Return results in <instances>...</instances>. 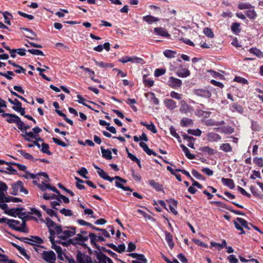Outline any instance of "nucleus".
Wrapping results in <instances>:
<instances>
[{"mask_svg":"<svg viewBox=\"0 0 263 263\" xmlns=\"http://www.w3.org/2000/svg\"><path fill=\"white\" fill-rule=\"evenodd\" d=\"M76 237L69 239L67 242L68 244L72 245L77 248H79L80 247L86 248L87 245L85 243V242L88 241L87 235H82L81 234H76Z\"/></svg>","mask_w":263,"mask_h":263,"instance_id":"nucleus-1","label":"nucleus"},{"mask_svg":"<svg viewBox=\"0 0 263 263\" xmlns=\"http://www.w3.org/2000/svg\"><path fill=\"white\" fill-rule=\"evenodd\" d=\"M12 191L10 193L11 195L16 196L18 195V191L23 193L25 195L28 194V190L24 187V183L21 180H18L16 182L13 183L11 185Z\"/></svg>","mask_w":263,"mask_h":263,"instance_id":"nucleus-2","label":"nucleus"},{"mask_svg":"<svg viewBox=\"0 0 263 263\" xmlns=\"http://www.w3.org/2000/svg\"><path fill=\"white\" fill-rule=\"evenodd\" d=\"M78 223L82 226H88L90 227L92 229L97 231H102V234L107 238H109L110 237L109 233L105 230L103 229L99 228L93 226L91 223L86 222L83 219H78Z\"/></svg>","mask_w":263,"mask_h":263,"instance_id":"nucleus-3","label":"nucleus"},{"mask_svg":"<svg viewBox=\"0 0 263 263\" xmlns=\"http://www.w3.org/2000/svg\"><path fill=\"white\" fill-rule=\"evenodd\" d=\"M3 118H6V121L9 123H15L16 125L20 122L21 118L15 114L4 113L1 115Z\"/></svg>","mask_w":263,"mask_h":263,"instance_id":"nucleus-4","label":"nucleus"},{"mask_svg":"<svg viewBox=\"0 0 263 263\" xmlns=\"http://www.w3.org/2000/svg\"><path fill=\"white\" fill-rule=\"evenodd\" d=\"M76 258L78 263H92L91 257L80 251L77 252Z\"/></svg>","mask_w":263,"mask_h":263,"instance_id":"nucleus-5","label":"nucleus"},{"mask_svg":"<svg viewBox=\"0 0 263 263\" xmlns=\"http://www.w3.org/2000/svg\"><path fill=\"white\" fill-rule=\"evenodd\" d=\"M68 230H63L62 234L60 236V238L65 240L68 237H72L76 234V227H69Z\"/></svg>","mask_w":263,"mask_h":263,"instance_id":"nucleus-6","label":"nucleus"},{"mask_svg":"<svg viewBox=\"0 0 263 263\" xmlns=\"http://www.w3.org/2000/svg\"><path fill=\"white\" fill-rule=\"evenodd\" d=\"M120 62L122 63H126L128 62H131L134 63H139L141 64L142 63L143 61V59L140 58H138L136 56L133 57H128V56H124L122 57L119 60Z\"/></svg>","mask_w":263,"mask_h":263,"instance_id":"nucleus-7","label":"nucleus"},{"mask_svg":"<svg viewBox=\"0 0 263 263\" xmlns=\"http://www.w3.org/2000/svg\"><path fill=\"white\" fill-rule=\"evenodd\" d=\"M43 258L47 262L53 263L55 260V254L52 251H44Z\"/></svg>","mask_w":263,"mask_h":263,"instance_id":"nucleus-8","label":"nucleus"},{"mask_svg":"<svg viewBox=\"0 0 263 263\" xmlns=\"http://www.w3.org/2000/svg\"><path fill=\"white\" fill-rule=\"evenodd\" d=\"M168 85L172 88H177L182 85V81L174 77H170L168 80Z\"/></svg>","mask_w":263,"mask_h":263,"instance_id":"nucleus-9","label":"nucleus"},{"mask_svg":"<svg viewBox=\"0 0 263 263\" xmlns=\"http://www.w3.org/2000/svg\"><path fill=\"white\" fill-rule=\"evenodd\" d=\"M194 93L196 96L204 98H210L212 96V93L210 90L204 89H197L194 91Z\"/></svg>","mask_w":263,"mask_h":263,"instance_id":"nucleus-10","label":"nucleus"},{"mask_svg":"<svg viewBox=\"0 0 263 263\" xmlns=\"http://www.w3.org/2000/svg\"><path fill=\"white\" fill-rule=\"evenodd\" d=\"M106 246L119 253L124 252L125 250V246L124 243L120 244L118 247L112 243H106Z\"/></svg>","mask_w":263,"mask_h":263,"instance_id":"nucleus-11","label":"nucleus"},{"mask_svg":"<svg viewBox=\"0 0 263 263\" xmlns=\"http://www.w3.org/2000/svg\"><path fill=\"white\" fill-rule=\"evenodd\" d=\"M154 32L158 35L170 38L171 35L168 33L167 30L162 27H157L154 28Z\"/></svg>","mask_w":263,"mask_h":263,"instance_id":"nucleus-12","label":"nucleus"},{"mask_svg":"<svg viewBox=\"0 0 263 263\" xmlns=\"http://www.w3.org/2000/svg\"><path fill=\"white\" fill-rule=\"evenodd\" d=\"M164 104L170 110H173L177 107L176 102L170 99H165L164 101Z\"/></svg>","mask_w":263,"mask_h":263,"instance_id":"nucleus-13","label":"nucleus"},{"mask_svg":"<svg viewBox=\"0 0 263 263\" xmlns=\"http://www.w3.org/2000/svg\"><path fill=\"white\" fill-rule=\"evenodd\" d=\"M25 209L23 208H13L6 211L5 213L12 217H15L17 216L18 217H20L18 215V212L23 211Z\"/></svg>","mask_w":263,"mask_h":263,"instance_id":"nucleus-14","label":"nucleus"},{"mask_svg":"<svg viewBox=\"0 0 263 263\" xmlns=\"http://www.w3.org/2000/svg\"><path fill=\"white\" fill-rule=\"evenodd\" d=\"M45 220L46 222V223L47 227L49 230V234L51 235H54L55 231L54 230H53V228L54 227L56 223L48 217L46 218Z\"/></svg>","mask_w":263,"mask_h":263,"instance_id":"nucleus-15","label":"nucleus"},{"mask_svg":"<svg viewBox=\"0 0 263 263\" xmlns=\"http://www.w3.org/2000/svg\"><path fill=\"white\" fill-rule=\"evenodd\" d=\"M139 145L142 148L143 150L148 155H153L154 156H157V154L156 153H155L154 151H153L152 149H151L149 148L147 145L143 142H140L139 143Z\"/></svg>","mask_w":263,"mask_h":263,"instance_id":"nucleus-16","label":"nucleus"},{"mask_svg":"<svg viewBox=\"0 0 263 263\" xmlns=\"http://www.w3.org/2000/svg\"><path fill=\"white\" fill-rule=\"evenodd\" d=\"M167 201L169 203V208L171 211L175 215L178 214V212L176 210L177 206V201L173 199H170Z\"/></svg>","mask_w":263,"mask_h":263,"instance_id":"nucleus-17","label":"nucleus"},{"mask_svg":"<svg viewBox=\"0 0 263 263\" xmlns=\"http://www.w3.org/2000/svg\"><path fill=\"white\" fill-rule=\"evenodd\" d=\"M22 221H23L22 223L21 224L20 227H17L15 226H12V225L10 226V228L13 230H16L18 232H25V233L27 232V231L25 229V227L26 226V221H27V220L23 219V220H22Z\"/></svg>","mask_w":263,"mask_h":263,"instance_id":"nucleus-18","label":"nucleus"},{"mask_svg":"<svg viewBox=\"0 0 263 263\" xmlns=\"http://www.w3.org/2000/svg\"><path fill=\"white\" fill-rule=\"evenodd\" d=\"M96 256L99 260L98 263H107L108 257L101 252L95 251Z\"/></svg>","mask_w":263,"mask_h":263,"instance_id":"nucleus-19","label":"nucleus"},{"mask_svg":"<svg viewBox=\"0 0 263 263\" xmlns=\"http://www.w3.org/2000/svg\"><path fill=\"white\" fill-rule=\"evenodd\" d=\"M176 74L181 78H186L190 75V71L187 69L180 68L177 70Z\"/></svg>","mask_w":263,"mask_h":263,"instance_id":"nucleus-20","label":"nucleus"},{"mask_svg":"<svg viewBox=\"0 0 263 263\" xmlns=\"http://www.w3.org/2000/svg\"><path fill=\"white\" fill-rule=\"evenodd\" d=\"M221 182L223 185L228 186L230 189H233L235 187L234 181L232 179L222 178Z\"/></svg>","mask_w":263,"mask_h":263,"instance_id":"nucleus-21","label":"nucleus"},{"mask_svg":"<svg viewBox=\"0 0 263 263\" xmlns=\"http://www.w3.org/2000/svg\"><path fill=\"white\" fill-rule=\"evenodd\" d=\"M208 140L210 142L217 141L221 139V136L216 133H210L206 135Z\"/></svg>","mask_w":263,"mask_h":263,"instance_id":"nucleus-22","label":"nucleus"},{"mask_svg":"<svg viewBox=\"0 0 263 263\" xmlns=\"http://www.w3.org/2000/svg\"><path fill=\"white\" fill-rule=\"evenodd\" d=\"M165 236V240L167 241L170 248L172 249L174 247V243L173 240V235L168 232L165 231L164 232Z\"/></svg>","mask_w":263,"mask_h":263,"instance_id":"nucleus-23","label":"nucleus"},{"mask_svg":"<svg viewBox=\"0 0 263 263\" xmlns=\"http://www.w3.org/2000/svg\"><path fill=\"white\" fill-rule=\"evenodd\" d=\"M11 244L15 248H16L20 252L21 255L24 256L27 259L29 260L30 259V257L29 255L27 254L25 249L14 243L12 242L11 243Z\"/></svg>","mask_w":263,"mask_h":263,"instance_id":"nucleus-24","label":"nucleus"},{"mask_svg":"<svg viewBox=\"0 0 263 263\" xmlns=\"http://www.w3.org/2000/svg\"><path fill=\"white\" fill-rule=\"evenodd\" d=\"M102 157L107 160H111L112 158L111 152L109 149H105L103 146L101 147Z\"/></svg>","mask_w":263,"mask_h":263,"instance_id":"nucleus-25","label":"nucleus"},{"mask_svg":"<svg viewBox=\"0 0 263 263\" xmlns=\"http://www.w3.org/2000/svg\"><path fill=\"white\" fill-rule=\"evenodd\" d=\"M140 124L146 127L148 130L151 131L154 134H156L157 132L156 126L153 122H151V124H148L146 122L141 121Z\"/></svg>","mask_w":263,"mask_h":263,"instance_id":"nucleus-26","label":"nucleus"},{"mask_svg":"<svg viewBox=\"0 0 263 263\" xmlns=\"http://www.w3.org/2000/svg\"><path fill=\"white\" fill-rule=\"evenodd\" d=\"M21 136L24 138L25 140L28 142L32 141L30 138L34 139L36 137V135L34 134L33 132H27L26 131V133L24 134H22Z\"/></svg>","mask_w":263,"mask_h":263,"instance_id":"nucleus-27","label":"nucleus"},{"mask_svg":"<svg viewBox=\"0 0 263 263\" xmlns=\"http://www.w3.org/2000/svg\"><path fill=\"white\" fill-rule=\"evenodd\" d=\"M149 184L157 191H163V185L156 182L154 180H148Z\"/></svg>","mask_w":263,"mask_h":263,"instance_id":"nucleus-28","label":"nucleus"},{"mask_svg":"<svg viewBox=\"0 0 263 263\" xmlns=\"http://www.w3.org/2000/svg\"><path fill=\"white\" fill-rule=\"evenodd\" d=\"M8 101L12 105H14L12 107V108L14 110H17L20 107L22 106V103L17 99L12 100L10 98H8Z\"/></svg>","mask_w":263,"mask_h":263,"instance_id":"nucleus-29","label":"nucleus"},{"mask_svg":"<svg viewBox=\"0 0 263 263\" xmlns=\"http://www.w3.org/2000/svg\"><path fill=\"white\" fill-rule=\"evenodd\" d=\"M8 63L11 65H12L14 67L17 68V69L14 70V72L17 73H20L21 72L25 73L26 71V70L21 66L16 64L15 63L13 62L11 60L8 61Z\"/></svg>","mask_w":263,"mask_h":263,"instance_id":"nucleus-30","label":"nucleus"},{"mask_svg":"<svg viewBox=\"0 0 263 263\" xmlns=\"http://www.w3.org/2000/svg\"><path fill=\"white\" fill-rule=\"evenodd\" d=\"M180 147L184 152L185 156L189 159H194L195 158L194 155L191 154L187 147L183 144L180 145Z\"/></svg>","mask_w":263,"mask_h":263,"instance_id":"nucleus-31","label":"nucleus"},{"mask_svg":"<svg viewBox=\"0 0 263 263\" xmlns=\"http://www.w3.org/2000/svg\"><path fill=\"white\" fill-rule=\"evenodd\" d=\"M247 16L251 20H254L257 17V14L253 8L248 9L245 11Z\"/></svg>","mask_w":263,"mask_h":263,"instance_id":"nucleus-32","label":"nucleus"},{"mask_svg":"<svg viewBox=\"0 0 263 263\" xmlns=\"http://www.w3.org/2000/svg\"><path fill=\"white\" fill-rule=\"evenodd\" d=\"M199 150L205 154L210 155H213L215 153V151L214 149L208 146L201 147H200Z\"/></svg>","mask_w":263,"mask_h":263,"instance_id":"nucleus-33","label":"nucleus"},{"mask_svg":"<svg viewBox=\"0 0 263 263\" xmlns=\"http://www.w3.org/2000/svg\"><path fill=\"white\" fill-rule=\"evenodd\" d=\"M143 20L145 21L147 23L151 24L153 23L159 21V19L157 17L153 16L152 15H148L143 16Z\"/></svg>","mask_w":263,"mask_h":263,"instance_id":"nucleus-34","label":"nucleus"},{"mask_svg":"<svg viewBox=\"0 0 263 263\" xmlns=\"http://www.w3.org/2000/svg\"><path fill=\"white\" fill-rule=\"evenodd\" d=\"M147 76L146 74L143 75V83L145 86H147L148 87H151L154 85V81L153 79L147 78Z\"/></svg>","mask_w":263,"mask_h":263,"instance_id":"nucleus-35","label":"nucleus"},{"mask_svg":"<svg viewBox=\"0 0 263 263\" xmlns=\"http://www.w3.org/2000/svg\"><path fill=\"white\" fill-rule=\"evenodd\" d=\"M179 110L181 113H186L189 110V105L185 101H181Z\"/></svg>","mask_w":263,"mask_h":263,"instance_id":"nucleus-36","label":"nucleus"},{"mask_svg":"<svg viewBox=\"0 0 263 263\" xmlns=\"http://www.w3.org/2000/svg\"><path fill=\"white\" fill-rule=\"evenodd\" d=\"M193 124V121L192 119L183 118L180 121V125L182 127H187Z\"/></svg>","mask_w":263,"mask_h":263,"instance_id":"nucleus-37","label":"nucleus"},{"mask_svg":"<svg viewBox=\"0 0 263 263\" xmlns=\"http://www.w3.org/2000/svg\"><path fill=\"white\" fill-rule=\"evenodd\" d=\"M219 148L225 153L231 152L232 151V147L228 143L221 144L220 145Z\"/></svg>","mask_w":263,"mask_h":263,"instance_id":"nucleus-38","label":"nucleus"},{"mask_svg":"<svg viewBox=\"0 0 263 263\" xmlns=\"http://www.w3.org/2000/svg\"><path fill=\"white\" fill-rule=\"evenodd\" d=\"M55 112L58 114V115L59 116L63 117L64 118V120L67 123H68V124H69L71 125H73V121L71 120H70V119L68 118L67 117L66 115L64 113H63L62 111L58 110V109H55Z\"/></svg>","mask_w":263,"mask_h":263,"instance_id":"nucleus-39","label":"nucleus"},{"mask_svg":"<svg viewBox=\"0 0 263 263\" xmlns=\"http://www.w3.org/2000/svg\"><path fill=\"white\" fill-rule=\"evenodd\" d=\"M231 30L233 33L238 34L240 32V24L239 23H234L231 26Z\"/></svg>","mask_w":263,"mask_h":263,"instance_id":"nucleus-40","label":"nucleus"},{"mask_svg":"<svg viewBox=\"0 0 263 263\" xmlns=\"http://www.w3.org/2000/svg\"><path fill=\"white\" fill-rule=\"evenodd\" d=\"M237 8L239 10L249 9L254 7L249 3H240L237 5Z\"/></svg>","mask_w":263,"mask_h":263,"instance_id":"nucleus-41","label":"nucleus"},{"mask_svg":"<svg viewBox=\"0 0 263 263\" xmlns=\"http://www.w3.org/2000/svg\"><path fill=\"white\" fill-rule=\"evenodd\" d=\"M251 53H252L257 57L261 58L263 57V53L256 48H251L249 50Z\"/></svg>","mask_w":263,"mask_h":263,"instance_id":"nucleus-42","label":"nucleus"},{"mask_svg":"<svg viewBox=\"0 0 263 263\" xmlns=\"http://www.w3.org/2000/svg\"><path fill=\"white\" fill-rule=\"evenodd\" d=\"M17 152L19 153L26 159L34 160L33 156L31 154L26 153L25 151L23 149L18 150Z\"/></svg>","mask_w":263,"mask_h":263,"instance_id":"nucleus-43","label":"nucleus"},{"mask_svg":"<svg viewBox=\"0 0 263 263\" xmlns=\"http://www.w3.org/2000/svg\"><path fill=\"white\" fill-rule=\"evenodd\" d=\"M17 128L23 133H26L27 129L30 128V126L25 124L24 122L21 120L20 122L18 124Z\"/></svg>","mask_w":263,"mask_h":263,"instance_id":"nucleus-44","label":"nucleus"},{"mask_svg":"<svg viewBox=\"0 0 263 263\" xmlns=\"http://www.w3.org/2000/svg\"><path fill=\"white\" fill-rule=\"evenodd\" d=\"M3 15L5 19V23L9 25H11L10 19H12V15L7 11L4 12Z\"/></svg>","mask_w":263,"mask_h":263,"instance_id":"nucleus-45","label":"nucleus"},{"mask_svg":"<svg viewBox=\"0 0 263 263\" xmlns=\"http://www.w3.org/2000/svg\"><path fill=\"white\" fill-rule=\"evenodd\" d=\"M211 203L213 204H215L218 207L226 209L229 211H230L231 208L228 206L226 204L220 202V201H211Z\"/></svg>","mask_w":263,"mask_h":263,"instance_id":"nucleus-46","label":"nucleus"},{"mask_svg":"<svg viewBox=\"0 0 263 263\" xmlns=\"http://www.w3.org/2000/svg\"><path fill=\"white\" fill-rule=\"evenodd\" d=\"M49 145L46 143H43L42 144V148L41 151L44 154H46L48 155H52V153L49 151Z\"/></svg>","mask_w":263,"mask_h":263,"instance_id":"nucleus-47","label":"nucleus"},{"mask_svg":"<svg viewBox=\"0 0 263 263\" xmlns=\"http://www.w3.org/2000/svg\"><path fill=\"white\" fill-rule=\"evenodd\" d=\"M176 52L172 50H165L163 51V54L167 58H172L175 57Z\"/></svg>","mask_w":263,"mask_h":263,"instance_id":"nucleus-48","label":"nucleus"},{"mask_svg":"<svg viewBox=\"0 0 263 263\" xmlns=\"http://www.w3.org/2000/svg\"><path fill=\"white\" fill-rule=\"evenodd\" d=\"M236 220L239 223H240V224H241V226L242 227H244L245 228H246L248 230H250V228L249 227V226H248L249 223H248V221H246V220H245L244 219L239 218V217H237L236 219Z\"/></svg>","mask_w":263,"mask_h":263,"instance_id":"nucleus-49","label":"nucleus"},{"mask_svg":"<svg viewBox=\"0 0 263 263\" xmlns=\"http://www.w3.org/2000/svg\"><path fill=\"white\" fill-rule=\"evenodd\" d=\"M22 199L20 198L13 197L12 196H8L5 198L4 201L5 202H22Z\"/></svg>","mask_w":263,"mask_h":263,"instance_id":"nucleus-50","label":"nucleus"},{"mask_svg":"<svg viewBox=\"0 0 263 263\" xmlns=\"http://www.w3.org/2000/svg\"><path fill=\"white\" fill-rule=\"evenodd\" d=\"M115 185L116 187L121 189L125 191H130V192L133 191V189H131L130 187L125 186L122 183L119 182L117 181H116V182H115Z\"/></svg>","mask_w":263,"mask_h":263,"instance_id":"nucleus-51","label":"nucleus"},{"mask_svg":"<svg viewBox=\"0 0 263 263\" xmlns=\"http://www.w3.org/2000/svg\"><path fill=\"white\" fill-rule=\"evenodd\" d=\"M48 182V181H43L42 184H38L37 186L42 191H45L47 189L49 190L50 185L47 183Z\"/></svg>","mask_w":263,"mask_h":263,"instance_id":"nucleus-52","label":"nucleus"},{"mask_svg":"<svg viewBox=\"0 0 263 263\" xmlns=\"http://www.w3.org/2000/svg\"><path fill=\"white\" fill-rule=\"evenodd\" d=\"M48 182V181H43L42 184H38L37 186L42 191H45L47 189L49 190L50 185L47 183Z\"/></svg>","mask_w":263,"mask_h":263,"instance_id":"nucleus-53","label":"nucleus"},{"mask_svg":"<svg viewBox=\"0 0 263 263\" xmlns=\"http://www.w3.org/2000/svg\"><path fill=\"white\" fill-rule=\"evenodd\" d=\"M192 174L193 175V176L195 177L197 179L201 180H205V178L201 174L198 173V171L194 169H193L192 170Z\"/></svg>","mask_w":263,"mask_h":263,"instance_id":"nucleus-54","label":"nucleus"},{"mask_svg":"<svg viewBox=\"0 0 263 263\" xmlns=\"http://www.w3.org/2000/svg\"><path fill=\"white\" fill-rule=\"evenodd\" d=\"M253 160V162L258 167H261L263 166V159L261 157H255Z\"/></svg>","mask_w":263,"mask_h":263,"instance_id":"nucleus-55","label":"nucleus"},{"mask_svg":"<svg viewBox=\"0 0 263 263\" xmlns=\"http://www.w3.org/2000/svg\"><path fill=\"white\" fill-rule=\"evenodd\" d=\"M188 134H191L196 136H200L201 135V131L200 129L197 128L196 129H189L187 130Z\"/></svg>","mask_w":263,"mask_h":263,"instance_id":"nucleus-56","label":"nucleus"},{"mask_svg":"<svg viewBox=\"0 0 263 263\" xmlns=\"http://www.w3.org/2000/svg\"><path fill=\"white\" fill-rule=\"evenodd\" d=\"M204 34L209 37L213 38L214 36V33L211 29L206 27L203 30Z\"/></svg>","mask_w":263,"mask_h":263,"instance_id":"nucleus-57","label":"nucleus"},{"mask_svg":"<svg viewBox=\"0 0 263 263\" xmlns=\"http://www.w3.org/2000/svg\"><path fill=\"white\" fill-rule=\"evenodd\" d=\"M232 106L237 112L240 114L243 112V108L242 106L237 103H234Z\"/></svg>","mask_w":263,"mask_h":263,"instance_id":"nucleus-58","label":"nucleus"},{"mask_svg":"<svg viewBox=\"0 0 263 263\" xmlns=\"http://www.w3.org/2000/svg\"><path fill=\"white\" fill-rule=\"evenodd\" d=\"M235 82L243 84H248V81L247 79L239 76H236L234 79Z\"/></svg>","mask_w":263,"mask_h":263,"instance_id":"nucleus-59","label":"nucleus"},{"mask_svg":"<svg viewBox=\"0 0 263 263\" xmlns=\"http://www.w3.org/2000/svg\"><path fill=\"white\" fill-rule=\"evenodd\" d=\"M28 52L32 54H33V55H42V56L45 55V54H44L43 51L40 50H39V49H28Z\"/></svg>","mask_w":263,"mask_h":263,"instance_id":"nucleus-60","label":"nucleus"},{"mask_svg":"<svg viewBox=\"0 0 263 263\" xmlns=\"http://www.w3.org/2000/svg\"><path fill=\"white\" fill-rule=\"evenodd\" d=\"M132 175L133 178L137 182H140L141 180V177L138 173H136L135 170L132 169L131 170Z\"/></svg>","mask_w":263,"mask_h":263,"instance_id":"nucleus-61","label":"nucleus"},{"mask_svg":"<svg viewBox=\"0 0 263 263\" xmlns=\"http://www.w3.org/2000/svg\"><path fill=\"white\" fill-rule=\"evenodd\" d=\"M31 211L29 213L30 214H34L36 215L39 218L41 219L42 217V214L41 212L34 208H30Z\"/></svg>","mask_w":263,"mask_h":263,"instance_id":"nucleus-62","label":"nucleus"},{"mask_svg":"<svg viewBox=\"0 0 263 263\" xmlns=\"http://www.w3.org/2000/svg\"><path fill=\"white\" fill-rule=\"evenodd\" d=\"M251 128L254 131H259L261 127L257 121L252 120L251 122Z\"/></svg>","mask_w":263,"mask_h":263,"instance_id":"nucleus-63","label":"nucleus"},{"mask_svg":"<svg viewBox=\"0 0 263 263\" xmlns=\"http://www.w3.org/2000/svg\"><path fill=\"white\" fill-rule=\"evenodd\" d=\"M234 129L231 126H224L222 129V132L226 134H231L234 133Z\"/></svg>","mask_w":263,"mask_h":263,"instance_id":"nucleus-64","label":"nucleus"}]
</instances>
